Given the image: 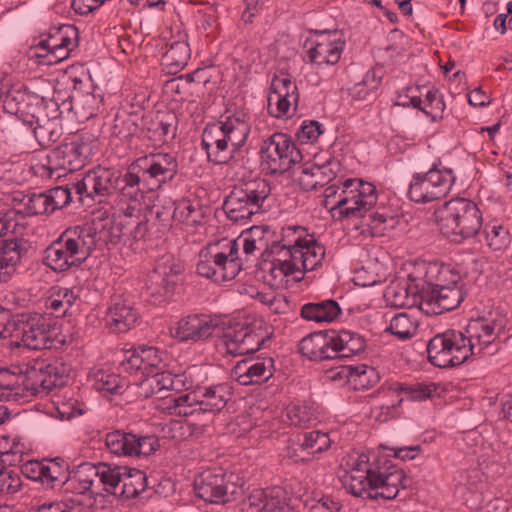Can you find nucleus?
<instances>
[{
    "label": "nucleus",
    "mask_w": 512,
    "mask_h": 512,
    "mask_svg": "<svg viewBox=\"0 0 512 512\" xmlns=\"http://www.w3.org/2000/svg\"><path fill=\"white\" fill-rule=\"evenodd\" d=\"M338 477L345 490L362 499H395L407 487L404 471L385 457L352 452L341 459Z\"/></svg>",
    "instance_id": "obj_1"
},
{
    "label": "nucleus",
    "mask_w": 512,
    "mask_h": 512,
    "mask_svg": "<svg viewBox=\"0 0 512 512\" xmlns=\"http://www.w3.org/2000/svg\"><path fill=\"white\" fill-rule=\"evenodd\" d=\"M97 231L88 225L65 229L43 252V264L53 272L81 266L96 248Z\"/></svg>",
    "instance_id": "obj_2"
},
{
    "label": "nucleus",
    "mask_w": 512,
    "mask_h": 512,
    "mask_svg": "<svg viewBox=\"0 0 512 512\" xmlns=\"http://www.w3.org/2000/svg\"><path fill=\"white\" fill-rule=\"evenodd\" d=\"M68 367L58 359L36 358L15 366L7 387L14 391L15 398L47 395L65 383Z\"/></svg>",
    "instance_id": "obj_3"
},
{
    "label": "nucleus",
    "mask_w": 512,
    "mask_h": 512,
    "mask_svg": "<svg viewBox=\"0 0 512 512\" xmlns=\"http://www.w3.org/2000/svg\"><path fill=\"white\" fill-rule=\"evenodd\" d=\"M56 328L52 319L38 312L25 311L11 314L4 329V336L15 339V346L31 350L55 347Z\"/></svg>",
    "instance_id": "obj_4"
},
{
    "label": "nucleus",
    "mask_w": 512,
    "mask_h": 512,
    "mask_svg": "<svg viewBox=\"0 0 512 512\" xmlns=\"http://www.w3.org/2000/svg\"><path fill=\"white\" fill-rule=\"evenodd\" d=\"M435 217L441 233L456 242L477 235L483 224L477 204L466 198L446 202Z\"/></svg>",
    "instance_id": "obj_5"
},
{
    "label": "nucleus",
    "mask_w": 512,
    "mask_h": 512,
    "mask_svg": "<svg viewBox=\"0 0 512 512\" xmlns=\"http://www.w3.org/2000/svg\"><path fill=\"white\" fill-rule=\"evenodd\" d=\"M238 251V240L227 239L202 249L196 266L197 273L216 283L233 280L242 270Z\"/></svg>",
    "instance_id": "obj_6"
},
{
    "label": "nucleus",
    "mask_w": 512,
    "mask_h": 512,
    "mask_svg": "<svg viewBox=\"0 0 512 512\" xmlns=\"http://www.w3.org/2000/svg\"><path fill=\"white\" fill-rule=\"evenodd\" d=\"M40 84L47 87L50 83L44 79L31 83V85L17 83L4 95L3 109L6 113L16 116L23 124L32 127L35 117L44 109L57 107L54 100H46L44 90Z\"/></svg>",
    "instance_id": "obj_7"
},
{
    "label": "nucleus",
    "mask_w": 512,
    "mask_h": 512,
    "mask_svg": "<svg viewBox=\"0 0 512 512\" xmlns=\"http://www.w3.org/2000/svg\"><path fill=\"white\" fill-rule=\"evenodd\" d=\"M271 193L268 181L255 178L235 186L223 203V210L233 222H244L264 211V202Z\"/></svg>",
    "instance_id": "obj_8"
},
{
    "label": "nucleus",
    "mask_w": 512,
    "mask_h": 512,
    "mask_svg": "<svg viewBox=\"0 0 512 512\" xmlns=\"http://www.w3.org/2000/svg\"><path fill=\"white\" fill-rule=\"evenodd\" d=\"M92 154L93 147L86 141L64 143L51 150L45 162L34 166L35 173L41 177L60 178L66 173L82 169Z\"/></svg>",
    "instance_id": "obj_9"
},
{
    "label": "nucleus",
    "mask_w": 512,
    "mask_h": 512,
    "mask_svg": "<svg viewBox=\"0 0 512 512\" xmlns=\"http://www.w3.org/2000/svg\"><path fill=\"white\" fill-rule=\"evenodd\" d=\"M220 138L217 147L228 150L235 164L243 160L248 150L246 143L251 132L250 116L240 108L227 109L214 126Z\"/></svg>",
    "instance_id": "obj_10"
},
{
    "label": "nucleus",
    "mask_w": 512,
    "mask_h": 512,
    "mask_svg": "<svg viewBox=\"0 0 512 512\" xmlns=\"http://www.w3.org/2000/svg\"><path fill=\"white\" fill-rule=\"evenodd\" d=\"M376 187L362 179H347L342 184L338 200L331 206L333 216L342 218H365L366 213L377 203Z\"/></svg>",
    "instance_id": "obj_11"
},
{
    "label": "nucleus",
    "mask_w": 512,
    "mask_h": 512,
    "mask_svg": "<svg viewBox=\"0 0 512 512\" xmlns=\"http://www.w3.org/2000/svg\"><path fill=\"white\" fill-rule=\"evenodd\" d=\"M455 175L452 169L433 164L426 173L413 175L408 189L409 198L416 203H428L445 197L453 183Z\"/></svg>",
    "instance_id": "obj_12"
},
{
    "label": "nucleus",
    "mask_w": 512,
    "mask_h": 512,
    "mask_svg": "<svg viewBox=\"0 0 512 512\" xmlns=\"http://www.w3.org/2000/svg\"><path fill=\"white\" fill-rule=\"evenodd\" d=\"M505 320L499 318L479 317L468 322L462 335L465 337V345L472 356L493 355L499 350L497 340L503 333Z\"/></svg>",
    "instance_id": "obj_13"
},
{
    "label": "nucleus",
    "mask_w": 512,
    "mask_h": 512,
    "mask_svg": "<svg viewBox=\"0 0 512 512\" xmlns=\"http://www.w3.org/2000/svg\"><path fill=\"white\" fill-rule=\"evenodd\" d=\"M462 331L453 329L436 334L427 344L429 362L439 368H450L470 358Z\"/></svg>",
    "instance_id": "obj_14"
},
{
    "label": "nucleus",
    "mask_w": 512,
    "mask_h": 512,
    "mask_svg": "<svg viewBox=\"0 0 512 512\" xmlns=\"http://www.w3.org/2000/svg\"><path fill=\"white\" fill-rule=\"evenodd\" d=\"M261 165L270 174H282L301 159L300 151L284 133H274L262 142Z\"/></svg>",
    "instance_id": "obj_15"
},
{
    "label": "nucleus",
    "mask_w": 512,
    "mask_h": 512,
    "mask_svg": "<svg viewBox=\"0 0 512 512\" xmlns=\"http://www.w3.org/2000/svg\"><path fill=\"white\" fill-rule=\"evenodd\" d=\"M233 473H224L221 469L205 471L195 479V491L198 497L209 503H227L242 495V485H237Z\"/></svg>",
    "instance_id": "obj_16"
},
{
    "label": "nucleus",
    "mask_w": 512,
    "mask_h": 512,
    "mask_svg": "<svg viewBox=\"0 0 512 512\" xmlns=\"http://www.w3.org/2000/svg\"><path fill=\"white\" fill-rule=\"evenodd\" d=\"M168 408L172 414L182 417H195L202 423H192L189 421H175L170 424L171 437L176 440H184L191 436H197L203 433L205 425L203 411L199 410L200 396L198 390L188 392L169 400Z\"/></svg>",
    "instance_id": "obj_17"
},
{
    "label": "nucleus",
    "mask_w": 512,
    "mask_h": 512,
    "mask_svg": "<svg viewBox=\"0 0 512 512\" xmlns=\"http://www.w3.org/2000/svg\"><path fill=\"white\" fill-rule=\"evenodd\" d=\"M120 180V171L113 168L95 167L85 173L82 180L73 183L75 194L83 203L84 198L101 202L102 198L112 196L116 193Z\"/></svg>",
    "instance_id": "obj_18"
},
{
    "label": "nucleus",
    "mask_w": 512,
    "mask_h": 512,
    "mask_svg": "<svg viewBox=\"0 0 512 512\" xmlns=\"http://www.w3.org/2000/svg\"><path fill=\"white\" fill-rule=\"evenodd\" d=\"M133 162L154 191L171 182L179 171L177 157L172 153H149Z\"/></svg>",
    "instance_id": "obj_19"
},
{
    "label": "nucleus",
    "mask_w": 512,
    "mask_h": 512,
    "mask_svg": "<svg viewBox=\"0 0 512 512\" xmlns=\"http://www.w3.org/2000/svg\"><path fill=\"white\" fill-rule=\"evenodd\" d=\"M299 91L296 82L289 74L280 73L271 80L268 95L269 113L276 117H289L297 108Z\"/></svg>",
    "instance_id": "obj_20"
},
{
    "label": "nucleus",
    "mask_w": 512,
    "mask_h": 512,
    "mask_svg": "<svg viewBox=\"0 0 512 512\" xmlns=\"http://www.w3.org/2000/svg\"><path fill=\"white\" fill-rule=\"evenodd\" d=\"M463 299L462 286L427 285L421 292L419 308L426 315L437 316L454 310Z\"/></svg>",
    "instance_id": "obj_21"
},
{
    "label": "nucleus",
    "mask_w": 512,
    "mask_h": 512,
    "mask_svg": "<svg viewBox=\"0 0 512 512\" xmlns=\"http://www.w3.org/2000/svg\"><path fill=\"white\" fill-rule=\"evenodd\" d=\"M307 61L315 65H334L341 57L345 47L337 31L321 32L314 40H309L306 44Z\"/></svg>",
    "instance_id": "obj_22"
},
{
    "label": "nucleus",
    "mask_w": 512,
    "mask_h": 512,
    "mask_svg": "<svg viewBox=\"0 0 512 512\" xmlns=\"http://www.w3.org/2000/svg\"><path fill=\"white\" fill-rule=\"evenodd\" d=\"M115 480L109 481L108 493L121 499H131L144 492L147 487L146 474L127 466L111 465Z\"/></svg>",
    "instance_id": "obj_23"
},
{
    "label": "nucleus",
    "mask_w": 512,
    "mask_h": 512,
    "mask_svg": "<svg viewBox=\"0 0 512 512\" xmlns=\"http://www.w3.org/2000/svg\"><path fill=\"white\" fill-rule=\"evenodd\" d=\"M274 359L254 357L240 360L231 370V376L243 386L267 382L274 374Z\"/></svg>",
    "instance_id": "obj_24"
},
{
    "label": "nucleus",
    "mask_w": 512,
    "mask_h": 512,
    "mask_svg": "<svg viewBox=\"0 0 512 512\" xmlns=\"http://www.w3.org/2000/svg\"><path fill=\"white\" fill-rule=\"evenodd\" d=\"M124 371L140 372L143 376L163 370V352L152 346H139L124 354L121 361Z\"/></svg>",
    "instance_id": "obj_25"
},
{
    "label": "nucleus",
    "mask_w": 512,
    "mask_h": 512,
    "mask_svg": "<svg viewBox=\"0 0 512 512\" xmlns=\"http://www.w3.org/2000/svg\"><path fill=\"white\" fill-rule=\"evenodd\" d=\"M245 512H299L288 501L285 491L281 488H273L268 491L254 490L243 501Z\"/></svg>",
    "instance_id": "obj_26"
},
{
    "label": "nucleus",
    "mask_w": 512,
    "mask_h": 512,
    "mask_svg": "<svg viewBox=\"0 0 512 512\" xmlns=\"http://www.w3.org/2000/svg\"><path fill=\"white\" fill-rule=\"evenodd\" d=\"M140 382V394L145 398L158 396V398H167L165 394L168 391H180L185 388L186 377L184 374H172L167 371H157L149 375Z\"/></svg>",
    "instance_id": "obj_27"
},
{
    "label": "nucleus",
    "mask_w": 512,
    "mask_h": 512,
    "mask_svg": "<svg viewBox=\"0 0 512 512\" xmlns=\"http://www.w3.org/2000/svg\"><path fill=\"white\" fill-rule=\"evenodd\" d=\"M183 271L184 265L179 259L171 254H165L157 259L149 280L164 293H171L181 281Z\"/></svg>",
    "instance_id": "obj_28"
},
{
    "label": "nucleus",
    "mask_w": 512,
    "mask_h": 512,
    "mask_svg": "<svg viewBox=\"0 0 512 512\" xmlns=\"http://www.w3.org/2000/svg\"><path fill=\"white\" fill-rule=\"evenodd\" d=\"M120 180L115 194L121 202L139 203L145 193L154 191L134 162L128 166L126 173L120 172Z\"/></svg>",
    "instance_id": "obj_29"
},
{
    "label": "nucleus",
    "mask_w": 512,
    "mask_h": 512,
    "mask_svg": "<svg viewBox=\"0 0 512 512\" xmlns=\"http://www.w3.org/2000/svg\"><path fill=\"white\" fill-rule=\"evenodd\" d=\"M216 328L206 315H189L180 319L171 334L179 341H200L210 337Z\"/></svg>",
    "instance_id": "obj_30"
},
{
    "label": "nucleus",
    "mask_w": 512,
    "mask_h": 512,
    "mask_svg": "<svg viewBox=\"0 0 512 512\" xmlns=\"http://www.w3.org/2000/svg\"><path fill=\"white\" fill-rule=\"evenodd\" d=\"M28 249V242L21 238L0 240V283L12 278Z\"/></svg>",
    "instance_id": "obj_31"
},
{
    "label": "nucleus",
    "mask_w": 512,
    "mask_h": 512,
    "mask_svg": "<svg viewBox=\"0 0 512 512\" xmlns=\"http://www.w3.org/2000/svg\"><path fill=\"white\" fill-rule=\"evenodd\" d=\"M325 247L312 236L303 242V245L294 252H289L296 267V279L302 280L304 273L313 271L322 264L325 258Z\"/></svg>",
    "instance_id": "obj_32"
},
{
    "label": "nucleus",
    "mask_w": 512,
    "mask_h": 512,
    "mask_svg": "<svg viewBox=\"0 0 512 512\" xmlns=\"http://www.w3.org/2000/svg\"><path fill=\"white\" fill-rule=\"evenodd\" d=\"M139 313L132 302L121 296L111 299L106 313L107 324L116 332L123 333L134 327Z\"/></svg>",
    "instance_id": "obj_33"
},
{
    "label": "nucleus",
    "mask_w": 512,
    "mask_h": 512,
    "mask_svg": "<svg viewBox=\"0 0 512 512\" xmlns=\"http://www.w3.org/2000/svg\"><path fill=\"white\" fill-rule=\"evenodd\" d=\"M332 359L350 358L362 353L366 341L362 335L349 330H329Z\"/></svg>",
    "instance_id": "obj_34"
},
{
    "label": "nucleus",
    "mask_w": 512,
    "mask_h": 512,
    "mask_svg": "<svg viewBox=\"0 0 512 512\" xmlns=\"http://www.w3.org/2000/svg\"><path fill=\"white\" fill-rule=\"evenodd\" d=\"M271 255L273 258L269 262L268 272L265 275V281L271 288L285 289L289 286L290 280L299 281L296 279L295 263L287 251Z\"/></svg>",
    "instance_id": "obj_35"
},
{
    "label": "nucleus",
    "mask_w": 512,
    "mask_h": 512,
    "mask_svg": "<svg viewBox=\"0 0 512 512\" xmlns=\"http://www.w3.org/2000/svg\"><path fill=\"white\" fill-rule=\"evenodd\" d=\"M51 115L44 110L35 117L34 125L31 127L33 135L41 147H48L57 142L63 134V129L59 120V105L53 107Z\"/></svg>",
    "instance_id": "obj_36"
},
{
    "label": "nucleus",
    "mask_w": 512,
    "mask_h": 512,
    "mask_svg": "<svg viewBox=\"0 0 512 512\" xmlns=\"http://www.w3.org/2000/svg\"><path fill=\"white\" fill-rule=\"evenodd\" d=\"M145 137L154 145L161 146L171 142L177 132V120L172 114L157 115L144 120Z\"/></svg>",
    "instance_id": "obj_37"
},
{
    "label": "nucleus",
    "mask_w": 512,
    "mask_h": 512,
    "mask_svg": "<svg viewBox=\"0 0 512 512\" xmlns=\"http://www.w3.org/2000/svg\"><path fill=\"white\" fill-rule=\"evenodd\" d=\"M112 472L110 464L99 463L98 465H94L91 463H83L78 466L72 476H69L67 485L74 487L73 484L78 483L86 485V487L94 488L96 479H99L104 490L107 492L109 481L115 480L116 477Z\"/></svg>",
    "instance_id": "obj_38"
},
{
    "label": "nucleus",
    "mask_w": 512,
    "mask_h": 512,
    "mask_svg": "<svg viewBox=\"0 0 512 512\" xmlns=\"http://www.w3.org/2000/svg\"><path fill=\"white\" fill-rule=\"evenodd\" d=\"M200 396L199 410L203 411L204 422L209 421L212 415L220 412L227 405L231 392L227 384H217L209 387H198Z\"/></svg>",
    "instance_id": "obj_39"
},
{
    "label": "nucleus",
    "mask_w": 512,
    "mask_h": 512,
    "mask_svg": "<svg viewBox=\"0 0 512 512\" xmlns=\"http://www.w3.org/2000/svg\"><path fill=\"white\" fill-rule=\"evenodd\" d=\"M329 331H319L304 337L299 343L300 353L313 361L332 359Z\"/></svg>",
    "instance_id": "obj_40"
},
{
    "label": "nucleus",
    "mask_w": 512,
    "mask_h": 512,
    "mask_svg": "<svg viewBox=\"0 0 512 512\" xmlns=\"http://www.w3.org/2000/svg\"><path fill=\"white\" fill-rule=\"evenodd\" d=\"M339 170L340 162L332 157H329L322 163L314 161L313 163H306L301 166V174L313 179L306 183L311 188L326 185L337 176Z\"/></svg>",
    "instance_id": "obj_41"
},
{
    "label": "nucleus",
    "mask_w": 512,
    "mask_h": 512,
    "mask_svg": "<svg viewBox=\"0 0 512 512\" xmlns=\"http://www.w3.org/2000/svg\"><path fill=\"white\" fill-rule=\"evenodd\" d=\"M340 314L341 308L339 304L332 299L305 303L300 310V316L303 319L316 323L332 322Z\"/></svg>",
    "instance_id": "obj_42"
},
{
    "label": "nucleus",
    "mask_w": 512,
    "mask_h": 512,
    "mask_svg": "<svg viewBox=\"0 0 512 512\" xmlns=\"http://www.w3.org/2000/svg\"><path fill=\"white\" fill-rule=\"evenodd\" d=\"M79 31L72 24L51 27L46 38L36 45L40 50L48 51L62 45L78 46Z\"/></svg>",
    "instance_id": "obj_43"
},
{
    "label": "nucleus",
    "mask_w": 512,
    "mask_h": 512,
    "mask_svg": "<svg viewBox=\"0 0 512 512\" xmlns=\"http://www.w3.org/2000/svg\"><path fill=\"white\" fill-rule=\"evenodd\" d=\"M172 219L186 227L195 228L202 224L204 210L197 200L182 199L172 203Z\"/></svg>",
    "instance_id": "obj_44"
},
{
    "label": "nucleus",
    "mask_w": 512,
    "mask_h": 512,
    "mask_svg": "<svg viewBox=\"0 0 512 512\" xmlns=\"http://www.w3.org/2000/svg\"><path fill=\"white\" fill-rule=\"evenodd\" d=\"M306 230L301 226H288L281 229L280 239H273L270 245V254H282L287 251L294 252L303 245L308 238L304 237Z\"/></svg>",
    "instance_id": "obj_45"
},
{
    "label": "nucleus",
    "mask_w": 512,
    "mask_h": 512,
    "mask_svg": "<svg viewBox=\"0 0 512 512\" xmlns=\"http://www.w3.org/2000/svg\"><path fill=\"white\" fill-rule=\"evenodd\" d=\"M134 434L123 430H114L104 436L106 450L117 457H133Z\"/></svg>",
    "instance_id": "obj_46"
},
{
    "label": "nucleus",
    "mask_w": 512,
    "mask_h": 512,
    "mask_svg": "<svg viewBox=\"0 0 512 512\" xmlns=\"http://www.w3.org/2000/svg\"><path fill=\"white\" fill-rule=\"evenodd\" d=\"M43 484L56 488L67 485L69 480L68 464L63 458L43 460Z\"/></svg>",
    "instance_id": "obj_47"
},
{
    "label": "nucleus",
    "mask_w": 512,
    "mask_h": 512,
    "mask_svg": "<svg viewBox=\"0 0 512 512\" xmlns=\"http://www.w3.org/2000/svg\"><path fill=\"white\" fill-rule=\"evenodd\" d=\"M218 138L220 137L216 131H213L212 128H206L204 130L201 146L206 151L208 160L216 165L226 164L233 167L235 162L232 159L230 152L228 150L225 151L224 148L222 149V147H219L218 149Z\"/></svg>",
    "instance_id": "obj_48"
},
{
    "label": "nucleus",
    "mask_w": 512,
    "mask_h": 512,
    "mask_svg": "<svg viewBox=\"0 0 512 512\" xmlns=\"http://www.w3.org/2000/svg\"><path fill=\"white\" fill-rule=\"evenodd\" d=\"M297 443L302 451L313 455L326 451L331 445V440L327 433L313 430L298 435Z\"/></svg>",
    "instance_id": "obj_49"
},
{
    "label": "nucleus",
    "mask_w": 512,
    "mask_h": 512,
    "mask_svg": "<svg viewBox=\"0 0 512 512\" xmlns=\"http://www.w3.org/2000/svg\"><path fill=\"white\" fill-rule=\"evenodd\" d=\"M78 291L70 288H58L47 301V307L56 317L64 316L78 299Z\"/></svg>",
    "instance_id": "obj_50"
},
{
    "label": "nucleus",
    "mask_w": 512,
    "mask_h": 512,
    "mask_svg": "<svg viewBox=\"0 0 512 512\" xmlns=\"http://www.w3.org/2000/svg\"><path fill=\"white\" fill-rule=\"evenodd\" d=\"M484 233L487 245L493 251H502L507 248L511 242L509 229L498 221L487 223L484 226Z\"/></svg>",
    "instance_id": "obj_51"
},
{
    "label": "nucleus",
    "mask_w": 512,
    "mask_h": 512,
    "mask_svg": "<svg viewBox=\"0 0 512 512\" xmlns=\"http://www.w3.org/2000/svg\"><path fill=\"white\" fill-rule=\"evenodd\" d=\"M417 327L418 322L416 319L408 313L401 312L391 319L390 325L385 331L390 332L400 340H406L415 335Z\"/></svg>",
    "instance_id": "obj_52"
},
{
    "label": "nucleus",
    "mask_w": 512,
    "mask_h": 512,
    "mask_svg": "<svg viewBox=\"0 0 512 512\" xmlns=\"http://www.w3.org/2000/svg\"><path fill=\"white\" fill-rule=\"evenodd\" d=\"M68 110H75L76 113L83 111V116L89 118L95 115L101 99L91 92L78 91L71 93Z\"/></svg>",
    "instance_id": "obj_53"
},
{
    "label": "nucleus",
    "mask_w": 512,
    "mask_h": 512,
    "mask_svg": "<svg viewBox=\"0 0 512 512\" xmlns=\"http://www.w3.org/2000/svg\"><path fill=\"white\" fill-rule=\"evenodd\" d=\"M382 76L376 70H369L363 77L362 81L354 84L348 89V94L354 100H365L374 93L380 86Z\"/></svg>",
    "instance_id": "obj_54"
},
{
    "label": "nucleus",
    "mask_w": 512,
    "mask_h": 512,
    "mask_svg": "<svg viewBox=\"0 0 512 512\" xmlns=\"http://www.w3.org/2000/svg\"><path fill=\"white\" fill-rule=\"evenodd\" d=\"M127 385L125 379L114 373L98 370L93 374V388L98 392L120 393Z\"/></svg>",
    "instance_id": "obj_55"
},
{
    "label": "nucleus",
    "mask_w": 512,
    "mask_h": 512,
    "mask_svg": "<svg viewBox=\"0 0 512 512\" xmlns=\"http://www.w3.org/2000/svg\"><path fill=\"white\" fill-rule=\"evenodd\" d=\"M438 385L435 383H399L395 386V391L401 392L407 400L423 401L433 397L437 391Z\"/></svg>",
    "instance_id": "obj_56"
},
{
    "label": "nucleus",
    "mask_w": 512,
    "mask_h": 512,
    "mask_svg": "<svg viewBox=\"0 0 512 512\" xmlns=\"http://www.w3.org/2000/svg\"><path fill=\"white\" fill-rule=\"evenodd\" d=\"M189 58V45L183 41L173 42L163 55L165 64L175 72L183 69L187 65Z\"/></svg>",
    "instance_id": "obj_57"
},
{
    "label": "nucleus",
    "mask_w": 512,
    "mask_h": 512,
    "mask_svg": "<svg viewBox=\"0 0 512 512\" xmlns=\"http://www.w3.org/2000/svg\"><path fill=\"white\" fill-rule=\"evenodd\" d=\"M286 416L291 425L301 428H307L317 420L314 410L305 403L289 405Z\"/></svg>",
    "instance_id": "obj_58"
},
{
    "label": "nucleus",
    "mask_w": 512,
    "mask_h": 512,
    "mask_svg": "<svg viewBox=\"0 0 512 512\" xmlns=\"http://www.w3.org/2000/svg\"><path fill=\"white\" fill-rule=\"evenodd\" d=\"M249 325H238L234 328L228 329L223 336V344L226 348V353L233 356L243 355V344L247 335Z\"/></svg>",
    "instance_id": "obj_59"
},
{
    "label": "nucleus",
    "mask_w": 512,
    "mask_h": 512,
    "mask_svg": "<svg viewBox=\"0 0 512 512\" xmlns=\"http://www.w3.org/2000/svg\"><path fill=\"white\" fill-rule=\"evenodd\" d=\"M28 214L43 215L53 213L47 192L32 193L26 197L24 203Z\"/></svg>",
    "instance_id": "obj_60"
},
{
    "label": "nucleus",
    "mask_w": 512,
    "mask_h": 512,
    "mask_svg": "<svg viewBox=\"0 0 512 512\" xmlns=\"http://www.w3.org/2000/svg\"><path fill=\"white\" fill-rule=\"evenodd\" d=\"M75 193L73 184L69 186H57L47 191L49 196L50 205L53 207V212L57 209L66 207L72 200V193Z\"/></svg>",
    "instance_id": "obj_61"
},
{
    "label": "nucleus",
    "mask_w": 512,
    "mask_h": 512,
    "mask_svg": "<svg viewBox=\"0 0 512 512\" xmlns=\"http://www.w3.org/2000/svg\"><path fill=\"white\" fill-rule=\"evenodd\" d=\"M245 234L259 245V250L263 249L265 252L270 253V245L273 240L274 232L269 226L255 225L252 226Z\"/></svg>",
    "instance_id": "obj_62"
},
{
    "label": "nucleus",
    "mask_w": 512,
    "mask_h": 512,
    "mask_svg": "<svg viewBox=\"0 0 512 512\" xmlns=\"http://www.w3.org/2000/svg\"><path fill=\"white\" fill-rule=\"evenodd\" d=\"M136 440L133 445V457L148 456L154 453L159 447V439L153 435L138 436L134 434Z\"/></svg>",
    "instance_id": "obj_63"
},
{
    "label": "nucleus",
    "mask_w": 512,
    "mask_h": 512,
    "mask_svg": "<svg viewBox=\"0 0 512 512\" xmlns=\"http://www.w3.org/2000/svg\"><path fill=\"white\" fill-rule=\"evenodd\" d=\"M22 486L21 477L17 472L7 469L4 466L0 471V492L15 494Z\"/></svg>",
    "instance_id": "obj_64"
}]
</instances>
